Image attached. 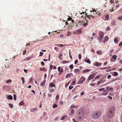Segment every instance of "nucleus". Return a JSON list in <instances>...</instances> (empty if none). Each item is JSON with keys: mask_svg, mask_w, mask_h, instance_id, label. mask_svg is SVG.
I'll return each mask as SVG.
<instances>
[{"mask_svg": "<svg viewBox=\"0 0 122 122\" xmlns=\"http://www.w3.org/2000/svg\"><path fill=\"white\" fill-rule=\"evenodd\" d=\"M82 23H84L83 22V21H79L78 23L77 24L79 25H82Z\"/></svg>", "mask_w": 122, "mask_h": 122, "instance_id": "obj_23", "label": "nucleus"}, {"mask_svg": "<svg viewBox=\"0 0 122 122\" xmlns=\"http://www.w3.org/2000/svg\"><path fill=\"white\" fill-rule=\"evenodd\" d=\"M95 76L94 74H92L91 75H90V76H89L88 79V81H89L91 80L92 79H93L94 77Z\"/></svg>", "mask_w": 122, "mask_h": 122, "instance_id": "obj_6", "label": "nucleus"}, {"mask_svg": "<svg viewBox=\"0 0 122 122\" xmlns=\"http://www.w3.org/2000/svg\"><path fill=\"white\" fill-rule=\"evenodd\" d=\"M109 15H107L106 16L105 18L106 19H108L109 18Z\"/></svg>", "mask_w": 122, "mask_h": 122, "instance_id": "obj_47", "label": "nucleus"}, {"mask_svg": "<svg viewBox=\"0 0 122 122\" xmlns=\"http://www.w3.org/2000/svg\"><path fill=\"white\" fill-rule=\"evenodd\" d=\"M82 33V30L79 29L73 31V33L76 35H79Z\"/></svg>", "mask_w": 122, "mask_h": 122, "instance_id": "obj_3", "label": "nucleus"}, {"mask_svg": "<svg viewBox=\"0 0 122 122\" xmlns=\"http://www.w3.org/2000/svg\"><path fill=\"white\" fill-rule=\"evenodd\" d=\"M54 49L56 50L57 51H59V49L56 47H55L54 48Z\"/></svg>", "mask_w": 122, "mask_h": 122, "instance_id": "obj_40", "label": "nucleus"}, {"mask_svg": "<svg viewBox=\"0 0 122 122\" xmlns=\"http://www.w3.org/2000/svg\"><path fill=\"white\" fill-rule=\"evenodd\" d=\"M73 86H70L69 87V89H71L73 88Z\"/></svg>", "mask_w": 122, "mask_h": 122, "instance_id": "obj_51", "label": "nucleus"}, {"mask_svg": "<svg viewBox=\"0 0 122 122\" xmlns=\"http://www.w3.org/2000/svg\"><path fill=\"white\" fill-rule=\"evenodd\" d=\"M59 98V96L58 95H57L56 98V100L57 101L58 100Z\"/></svg>", "mask_w": 122, "mask_h": 122, "instance_id": "obj_32", "label": "nucleus"}, {"mask_svg": "<svg viewBox=\"0 0 122 122\" xmlns=\"http://www.w3.org/2000/svg\"><path fill=\"white\" fill-rule=\"evenodd\" d=\"M102 51L101 50L97 51V53L99 55H101L102 54Z\"/></svg>", "mask_w": 122, "mask_h": 122, "instance_id": "obj_17", "label": "nucleus"}, {"mask_svg": "<svg viewBox=\"0 0 122 122\" xmlns=\"http://www.w3.org/2000/svg\"><path fill=\"white\" fill-rule=\"evenodd\" d=\"M85 61L86 62L89 64H91V61H90V60H89V59H88L87 60H86V61Z\"/></svg>", "mask_w": 122, "mask_h": 122, "instance_id": "obj_30", "label": "nucleus"}, {"mask_svg": "<svg viewBox=\"0 0 122 122\" xmlns=\"http://www.w3.org/2000/svg\"><path fill=\"white\" fill-rule=\"evenodd\" d=\"M49 86H50L51 87H56V85L55 84L52 83H51L49 85Z\"/></svg>", "mask_w": 122, "mask_h": 122, "instance_id": "obj_12", "label": "nucleus"}, {"mask_svg": "<svg viewBox=\"0 0 122 122\" xmlns=\"http://www.w3.org/2000/svg\"><path fill=\"white\" fill-rule=\"evenodd\" d=\"M86 15L87 16V17L89 19V20H90L91 19V18L89 16L87 15V14H86Z\"/></svg>", "mask_w": 122, "mask_h": 122, "instance_id": "obj_54", "label": "nucleus"}, {"mask_svg": "<svg viewBox=\"0 0 122 122\" xmlns=\"http://www.w3.org/2000/svg\"><path fill=\"white\" fill-rule=\"evenodd\" d=\"M111 75H109L107 77V78L108 79H109L111 77Z\"/></svg>", "mask_w": 122, "mask_h": 122, "instance_id": "obj_48", "label": "nucleus"}, {"mask_svg": "<svg viewBox=\"0 0 122 122\" xmlns=\"http://www.w3.org/2000/svg\"><path fill=\"white\" fill-rule=\"evenodd\" d=\"M74 110L73 109H72L71 112V115H72V114H74Z\"/></svg>", "mask_w": 122, "mask_h": 122, "instance_id": "obj_27", "label": "nucleus"}, {"mask_svg": "<svg viewBox=\"0 0 122 122\" xmlns=\"http://www.w3.org/2000/svg\"><path fill=\"white\" fill-rule=\"evenodd\" d=\"M103 37H99L98 39L100 42H102V40L103 39Z\"/></svg>", "mask_w": 122, "mask_h": 122, "instance_id": "obj_22", "label": "nucleus"}, {"mask_svg": "<svg viewBox=\"0 0 122 122\" xmlns=\"http://www.w3.org/2000/svg\"><path fill=\"white\" fill-rule=\"evenodd\" d=\"M85 79L84 77L83 76L81 77L80 79L79 83L80 84L83 83L85 81Z\"/></svg>", "mask_w": 122, "mask_h": 122, "instance_id": "obj_4", "label": "nucleus"}, {"mask_svg": "<svg viewBox=\"0 0 122 122\" xmlns=\"http://www.w3.org/2000/svg\"><path fill=\"white\" fill-rule=\"evenodd\" d=\"M78 56L79 58V59L80 60L81 58V54H79Z\"/></svg>", "mask_w": 122, "mask_h": 122, "instance_id": "obj_46", "label": "nucleus"}, {"mask_svg": "<svg viewBox=\"0 0 122 122\" xmlns=\"http://www.w3.org/2000/svg\"><path fill=\"white\" fill-rule=\"evenodd\" d=\"M30 58H29V57H27L26 58L24 59L23 60V61H28L30 59Z\"/></svg>", "mask_w": 122, "mask_h": 122, "instance_id": "obj_24", "label": "nucleus"}, {"mask_svg": "<svg viewBox=\"0 0 122 122\" xmlns=\"http://www.w3.org/2000/svg\"><path fill=\"white\" fill-rule=\"evenodd\" d=\"M45 80H44L41 83L40 85L41 86H44L45 85Z\"/></svg>", "mask_w": 122, "mask_h": 122, "instance_id": "obj_19", "label": "nucleus"}, {"mask_svg": "<svg viewBox=\"0 0 122 122\" xmlns=\"http://www.w3.org/2000/svg\"><path fill=\"white\" fill-rule=\"evenodd\" d=\"M90 69H86L85 70L83 71V72L86 73L89 72L90 71Z\"/></svg>", "mask_w": 122, "mask_h": 122, "instance_id": "obj_15", "label": "nucleus"}, {"mask_svg": "<svg viewBox=\"0 0 122 122\" xmlns=\"http://www.w3.org/2000/svg\"><path fill=\"white\" fill-rule=\"evenodd\" d=\"M54 66H53L52 65H50V70H52V67H53Z\"/></svg>", "mask_w": 122, "mask_h": 122, "instance_id": "obj_53", "label": "nucleus"}, {"mask_svg": "<svg viewBox=\"0 0 122 122\" xmlns=\"http://www.w3.org/2000/svg\"><path fill=\"white\" fill-rule=\"evenodd\" d=\"M105 90V88H100L99 89V91H104Z\"/></svg>", "mask_w": 122, "mask_h": 122, "instance_id": "obj_38", "label": "nucleus"}, {"mask_svg": "<svg viewBox=\"0 0 122 122\" xmlns=\"http://www.w3.org/2000/svg\"><path fill=\"white\" fill-rule=\"evenodd\" d=\"M26 50L25 49V50L23 51V54H22L23 55H25L26 54Z\"/></svg>", "mask_w": 122, "mask_h": 122, "instance_id": "obj_34", "label": "nucleus"}, {"mask_svg": "<svg viewBox=\"0 0 122 122\" xmlns=\"http://www.w3.org/2000/svg\"><path fill=\"white\" fill-rule=\"evenodd\" d=\"M101 113V112L100 111H96L92 112L91 116L94 119H98L100 116Z\"/></svg>", "mask_w": 122, "mask_h": 122, "instance_id": "obj_2", "label": "nucleus"}, {"mask_svg": "<svg viewBox=\"0 0 122 122\" xmlns=\"http://www.w3.org/2000/svg\"><path fill=\"white\" fill-rule=\"evenodd\" d=\"M69 67L71 69L73 68V65L71 64L69 66Z\"/></svg>", "mask_w": 122, "mask_h": 122, "instance_id": "obj_39", "label": "nucleus"}, {"mask_svg": "<svg viewBox=\"0 0 122 122\" xmlns=\"http://www.w3.org/2000/svg\"><path fill=\"white\" fill-rule=\"evenodd\" d=\"M76 79H75V80H74L71 83V84L73 85H74L76 84Z\"/></svg>", "mask_w": 122, "mask_h": 122, "instance_id": "obj_20", "label": "nucleus"}, {"mask_svg": "<svg viewBox=\"0 0 122 122\" xmlns=\"http://www.w3.org/2000/svg\"><path fill=\"white\" fill-rule=\"evenodd\" d=\"M70 77L71 76L69 73L67 74L66 76V78H68Z\"/></svg>", "mask_w": 122, "mask_h": 122, "instance_id": "obj_29", "label": "nucleus"}, {"mask_svg": "<svg viewBox=\"0 0 122 122\" xmlns=\"http://www.w3.org/2000/svg\"><path fill=\"white\" fill-rule=\"evenodd\" d=\"M68 20H71L72 21H73V20H72V18H69L68 19Z\"/></svg>", "mask_w": 122, "mask_h": 122, "instance_id": "obj_55", "label": "nucleus"}, {"mask_svg": "<svg viewBox=\"0 0 122 122\" xmlns=\"http://www.w3.org/2000/svg\"><path fill=\"white\" fill-rule=\"evenodd\" d=\"M111 68V67L109 66L107 68H103L102 69H109Z\"/></svg>", "mask_w": 122, "mask_h": 122, "instance_id": "obj_50", "label": "nucleus"}, {"mask_svg": "<svg viewBox=\"0 0 122 122\" xmlns=\"http://www.w3.org/2000/svg\"><path fill=\"white\" fill-rule=\"evenodd\" d=\"M69 56H70V58L71 59H72V56H71V53H70V52H69Z\"/></svg>", "mask_w": 122, "mask_h": 122, "instance_id": "obj_63", "label": "nucleus"}, {"mask_svg": "<svg viewBox=\"0 0 122 122\" xmlns=\"http://www.w3.org/2000/svg\"><path fill=\"white\" fill-rule=\"evenodd\" d=\"M99 37H103L104 35V34L103 32H100L99 33Z\"/></svg>", "mask_w": 122, "mask_h": 122, "instance_id": "obj_7", "label": "nucleus"}, {"mask_svg": "<svg viewBox=\"0 0 122 122\" xmlns=\"http://www.w3.org/2000/svg\"><path fill=\"white\" fill-rule=\"evenodd\" d=\"M95 65L97 66H101L102 63L100 64V63L97 62L95 63Z\"/></svg>", "mask_w": 122, "mask_h": 122, "instance_id": "obj_8", "label": "nucleus"}, {"mask_svg": "<svg viewBox=\"0 0 122 122\" xmlns=\"http://www.w3.org/2000/svg\"><path fill=\"white\" fill-rule=\"evenodd\" d=\"M71 32H69L68 33L67 35V36H69V35H71Z\"/></svg>", "mask_w": 122, "mask_h": 122, "instance_id": "obj_64", "label": "nucleus"}, {"mask_svg": "<svg viewBox=\"0 0 122 122\" xmlns=\"http://www.w3.org/2000/svg\"><path fill=\"white\" fill-rule=\"evenodd\" d=\"M107 90L108 91V92L110 91H112L113 90V88H109V87H107L106 88Z\"/></svg>", "mask_w": 122, "mask_h": 122, "instance_id": "obj_16", "label": "nucleus"}, {"mask_svg": "<svg viewBox=\"0 0 122 122\" xmlns=\"http://www.w3.org/2000/svg\"><path fill=\"white\" fill-rule=\"evenodd\" d=\"M81 17H84V20H86V17H85L83 15H82Z\"/></svg>", "mask_w": 122, "mask_h": 122, "instance_id": "obj_60", "label": "nucleus"}, {"mask_svg": "<svg viewBox=\"0 0 122 122\" xmlns=\"http://www.w3.org/2000/svg\"><path fill=\"white\" fill-rule=\"evenodd\" d=\"M69 62L68 61H63L62 62V63L63 64H64L66 63H67Z\"/></svg>", "mask_w": 122, "mask_h": 122, "instance_id": "obj_44", "label": "nucleus"}, {"mask_svg": "<svg viewBox=\"0 0 122 122\" xmlns=\"http://www.w3.org/2000/svg\"><path fill=\"white\" fill-rule=\"evenodd\" d=\"M114 41L115 43H118V40L117 39L115 38L114 39Z\"/></svg>", "mask_w": 122, "mask_h": 122, "instance_id": "obj_37", "label": "nucleus"}, {"mask_svg": "<svg viewBox=\"0 0 122 122\" xmlns=\"http://www.w3.org/2000/svg\"><path fill=\"white\" fill-rule=\"evenodd\" d=\"M81 71L79 69L77 68L75 69L74 71V72L77 74L80 73Z\"/></svg>", "mask_w": 122, "mask_h": 122, "instance_id": "obj_5", "label": "nucleus"}, {"mask_svg": "<svg viewBox=\"0 0 122 122\" xmlns=\"http://www.w3.org/2000/svg\"><path fill=\"white\" fill-rule=\"evenodd\" d=\"M104 41H103L104 43H105V42L106 41H107L108 39V38L107 36H105L104 38Z\"/></svg>", "mask_w": 122, "mask_h": 122, "instance_id": "obj_10", "label": "nucleus"}, {"mask_svg": "<svg viewBox=\"0 0 122 122\" xmlns=\"http://www.w3.org/2000/svg\"><path fill=\"white\" fill-rule=\"evenodd\" d=\"M113 74L114 76H118V73L116 71L114 72Z\"/></svg>", "mask_w": 122, "mask_h": 122, "instance_id": "obj_26", "label": "nucleus"}, {"mask_svg": "<svg viewBox=\"0 0 122 122\" xmlns=\"http://www.w3.org/2000/svg\"><path fill=\"white\" fill-rule=\"evenodd\" d=\"M40 70L41 71H46V69L45 68H40Z\"/></svg>", "mask_w": 122, "mask_h": 122, "instance_id": "obj_18", "label": "nucleus"}, {"mask_svg": "<svg viewBox=\"0 0 122 122\" xmlns=\"http://www.w3.org/2000/svg\"><path fill=\"white\" fill-rule=\"evenodd\" d=\"M122 45V41L120 42L118 46H120Z\"/></svg>", "mask_w": 122, "mask_h": 122, "instance_id": "obj_59", "label": "nucleus"}, {"mask_svg": "<svg viewBox=\"0 0 122 122\" xmlns=\"http://www.w3.org/2000/svg\"><path fill=\"white\" fill-rule=\"evenodd\" d=\"M78 62V61L77 60H75V64H76L77 62Z\"/></svg>", "mask_w": 122, "mask_h": 122, "instance_id": "obj_61", "label": "nucleus"}, {"mask_svg": "<svg viewBox=\"0 0 122 122\" xmlns=\"http://www.w3.org/2000/svg\"><path fill=\"white\" fill-rule=\"evenodd\" d=\"M7 98L9 100H12L13 98V97L11 95H9L7 97Z\"/></svg>", "mask_w": 122, "mask_h": 122, "instance_id": "obj_13", "label": "nucleus"}, {"mask_svg": "<svg viewBox=\"0 0 122 122\" xmlns=\"http://www.w3.org/2000/svg\"><path fill=\"white\" fill-rule=\"evenodd\" d=\"M108 97L110 99H112V97L110 96H108Z\"/></svg>", "mask_w": 122, "mask_h": 122, "instance_id": "obj_62", "label": "nucleus"}, {"mask_svg": "<svg viewBox=\"0 0 122 122\" xmlns=\"http://www.w3.org/2000/svg\"><path fill=\"white\" fill-rule=\"evenodd\" d=\"M49 91L50 93H52L54 91V89L53 88L50 89L49 90Z\"/></svg>", "mask_w": 122, "mask_h": 122, "instance_id": "obj_25", "label": "nucleus"}, {"mask_svg": "<svg viewBox=\"0 0 122 122\" xmlns=\"http://www.w3.org/2000/svg\"><path fill=\"white\" fill-rule=\"evenodd\" d=\"M115 110V107H110L108 110L107 116L109 118L112 117L114 115Z\"/></svg>", "mask_w": 122, "mask_h": 122, "instance_id": "obj_1", "label": "nucleus"}, {"mask_svg": "<svg viewBox=\"0 0 122 122\" xmlns=\"http://www.w3.org/2000/svg\"><path fill=\"white\" fill-rule=\"evenodd\" d=\"M44 53L42 52H40V54L39 55V56H42L43 55V54Z\"/></svg>", "mask_w": 122, "mask_h": 122, "instance_id": "obj_43", "label": "nucleus"}, {"mask_svg": "<svg viewBox=\"0 0 122 122\" xmlns=\"http://www.w3.org/2000/svg\"><path fill=\"white\" fill-rule=\"evenodd\" d=\"M12 82V81L10 79H9L6 81V83L7 84H8L9 83H10Z\"/></svg>", "mask_w": 122, "mask_h": 122, "instance_id": "obj_28", "label": "nucleus"}, {"mask_svg": "<svg viewBox=\"0 0 122 122\" xmlns=\"http://www.w3.org/2000/svg\"><path fill=\"white\" fill-rule=\"evenodd\" d=\"M112 58L113 59L115 60H116L117 58V55H114L112 56Z\"/></svg>", "mask_w": 122, "mask_h": 122, "instance_id": "obj_14", "label": "nucleus"}, {"mask_svg": "<svg viewBox=\"0 0 122 122\" xmlns=\"http://www.w3.org/2000/svg\"><path fill=\"white\" fill-rule=\"evenodd\" d=\"M84 23H82V25L84 26H87V22L85 23V21H83Z\"/></svg>", "mask_w": 122, "mask_h": 122, "instance_id": "obj_21", "label": "nucleus"}, {"mask_svg": "<svg viewBox=\"0 0 122 122\" xmlns=\"http://www.w3.org/2000/svg\"><path fill=\"white\" fill-rule=\"evenodd\" d=\"M84 93H85L84 92H83V91H82L81 92V95H84Z\"/></svg>", "mask_w": 122, "mask_h": 122, "instance_id": "obj_56", "label": "nucleus"}, {"mask_svg": "<svg viewBox=\"0 0 122 122\" xmlns=\"http://www.w3.org/2000/svg\"><path fill=\"white\" fill-rule=\"evenodd\" d=\"M111 23L112 25H114L115 24V21L114 20H113L111 22Z\"/></svg>", "mask_w": 122, "mask_h": 122, "instance_id": "obj_36", "label": "nucleus"}, {"mask_svg": "<svg viewBox=\"0 0 122 122\" xmlns=\"http://www.w3.org/2000/svg\"><path fill=\"white\" fill-rule=\"evenodd\" d=\"M24 104V102L23 101H22L20 103L19 105L20 106H22Z\"/></svg>", "mask_w": 122, "mask_h": 122, "instance_id": "obj_33", "label": "nucleus"}, {"mask_svg": "<svg viewBox=\"0 0 122 122\" xmlns=\"http://www.w3.org/2000/svg\"><path fill=\"white\" fill-rule=\"evenodd\" d=\"M100 77V76L98 75H97L95 78V79H97L98 78H99Z\"/></svg>", "mask_w": 122, "mask_h": 122, "instance_id": "obj_49", "label": "nucleus"}, {"mask_svg": "<svg viewBox=\"0 0 122 122\" xmlns=\"http://www.w3.org/2000/svg\"><path fill=\"white\" fill-rule=\"evenodd\" d=\"M108 93L107 90H106L104 91L102 93V94L104 95H107Z\"/></svg>", "mask_w": 122, "mask_h": 122, "instance_id": "obj_11", "label": "nucleus"}, {"mask_svg": "<svg viewBox=\"0 0 122 122\" xmlns=\"http://www.w3.org/2000/svg\"><path fill=\"white\" fill-rule=\"evenodd\" d=\"M102 81H98L97 83V85H99L100 83H102Z\"/></svg>", "mask_w": 122, "mask_h": 122, "instance_id": "obj_42", "label": "nucleus"}, {"mask_svg": "<svg viewBox=\"0 0 122 122\" xmlns=\"http://www.w3.org/2000/svg\"><path fill=\"white\" fill-rule=\"evenodd\" d=\"M118 18L120 20H122V16H120L118 17Z\"/></svg>", "mask_w": 122, "mask_h": 122, "instance_id": "obj_45", "label": "nucleus"}, {"mask_svg": "<svg viewBox=\"0 0 122 122\" xmlns=\"http://www.w3.org/2000/svg\"><path fill=\"white\" fill-rule=\"evenodd\" d=\"M59 118V117H57L56 118H55L54 119V120L55 121H56Z\"/></svg>", "mask_w": 122, "mask_h": 122, "instance_id": "obj_58", "label": "nucleus"}, {"mask_svg": "<svg viewBox=\"0 0 122 122\" xmlns=\"http://www.w3.org/2000/svg\"><path fill=\"white\" fill-rule=\"evenodd\" d=\"M111 4H112L114 3V0H111L110 1Z\"/></svg>", "mask_w": 122, "mask_h": 122, "instance_id": "obj_57", "label": "nucleus"}, {"mask_svg": "<svg viewBox=\"0 0 122 122\" xmlns=\"http://www.w3.org/2000/svg\"><path fill=\"white\" fill-rule=\"evenodd\" d=\"M66 117V118L67 117V116L66 115H65L62 117L61 119V120H63L64 118L65 117Z\"/></svg>", "mask_w": 122, "mask_h": 122, "instance_id": "obj_35", "label": "nucleus"}, {"mask_svg": "<svg viewBox=\"0 0 122 122\" xmlns=\"http://www.w3.org/2000/svg\"><path fill=\"white\" fill-rule=\"evenodd\" d=\"M30 110L31 112H35L36 110V108H32L30 109Z\"/></svg>", "mask_w": 122, "mask_h": 122, "instance_id": "obj_9", "label": "nucleus"}, {"mask_svg": "<svg viewBox=\"0 0 122 122\" xmlns=\"http://www.w3.org/2000/svg\"><path fill=\"white\" fill-rule=\"evenodd\" d=\"M41 65L43 66H44L45 65L44 62L43 61H42L41 62Z\"/></svg>", "mask_w": 122, "mask_h": 122, "instance_id": "obj_52", "label": "nucleus"}, {"mask_svg": "<svg viewBox=\"0 0 122 122\" xmlns=\"http://www.w3.org/2000/svg\"><path fill=\"white\" fill-rule=\"evenodd\" d=\"M13 97L14 100H16V95H15L14 94L13 95Z\"/></svg>", "mask_w": 122, "mask_h": 122, "instance_id": "obj_41", "label": "nucleus"}, {"mask_svg": "<svg viewBox=\"0 0 122 122\" xmlns=\"http://www.w3.org/2000/svg\"><path fill=\"white\" fill-rule=\"evenodd\" d=\"M21 80L22 81V84H24L25 83V82H24V78L23 77H21Z\"/></svg>", "mask_w": 122, "mask_h": 122, "instance_id": "obj_31", "label": "nucleus"}]
</instances>
